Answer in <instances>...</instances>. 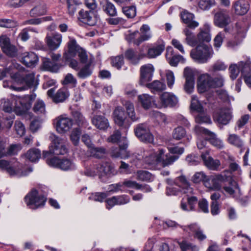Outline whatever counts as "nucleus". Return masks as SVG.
Listing matches in <instances>:
<instances>
[{
  "label": "nucleus",
  "instance_id": "nucleus-54",
  "mask_svg": "<svg viewBox=\"0 0 251 251\" xmlns=\"http://www.w3.org/2000/svg\"><path fill=\"white\" fill-rule=\"evenodd\" d=\"M186 135L185 129L182 126L175 128L172 133V136L174 139L179 140L184 138Z\"/></svg>",
  "mask_w": 251,
  "mask_h": 251
},
{
  "label": "nucleus",
  "instance_id": "nucleus-63",
  "mask_svg": "<svg viewBox=\"0 0 251 251\" xmlns=\"http://www.w3.org/2000/svg\"><path fill=\"white\" fill-rule=\"evenodd\" d=\"M214 4V0H200L199 2V7L203 10L209 9Z\"/></svg>",
  "mask_w": 251,
  "mask_h": 251
},
{
  "label": "nucleus",
  "instance_id": "nucleus-7",
  "mask_svg": "<svg viewBox=\"0 0 251 251\" xmlns=\"http://www.w3.org/2000/svg\"><path fill=\"white\" fill-rule=\"evenodd\" d=\"M11 77L17 84L25 85L22 86L25 88V90L37 85L35 79V74L33 73H28L23 76L19 72H15L13 75H11Z\"/></svg>",
  "mask_w": 251,
  "mask_h": 251
},
{
  "label": "nucleus",
  "instance_id": "nucleus-34",
  "mask_svg": "<svg viewBox=\"0 0 251 251\" xmlns=\"http://www.w3.org/2000/svg\"><path fill=\"white\" fill-rule=\"evenodd\" d=\"M10 167H12V170L14 172H19L20 173V175H9L10 176H17V177H21L23 176H25L28 175V174L29 172H31L32 171L31 169H24L23 165L20 164L19 162L17 161L12 162L11 161V165Z\"/></svg>",
  "mask_w": 251,
  "mask_h": 251
},
{
  "label": "nucleus",
  "instance_id": "nucleus-64",
  "mask_svg": "<svg viewBox=\"0 0 251 251\" xmlns=\"http://www.w3.org/2000/svg\"><path fill=\"white\" fill-rule=\"evenodd\" d=\"M166 82L169 88H172L175 83V77L174 73L170 70H167L165 72Z\"/></svg>",
  "mask_w": 251,
  "mask_h": 251
},
{
  "label": "nucleus",
  "instance_id": "nucleus-39",
  "mask_svg": "<svg viewBox=\"0 0 251 251\" xmlns=\"http://www.w3.org/2000/svg\"><path fill=\"white\" fill-rule=\"evenodd\" d=\"M26 158L32 162H35L40 158L41 154L38 149L32 148L29 150L25 153Z\"/></svg>",
  "mask_w": 251,
  "mask_h": 251
},
{
  "label": "nucleus",
  "instance_id": "nucleus-30",
  "mask_svg": "<svg viewBox=\"0 0 251 251\" xmlns=\"http://www.w3.org/2000/svg\"><path fill=\"white\" fill-rule=\"evenodd\" d=\"M92 62L89 60L88 63L78 70L77 76L80 79H85L90 76L93 71L94 66Z\"/></svg>",
  "mask_w": 251,
  "mask_h": 251
},
{
  "label": "nucleus",
  "instance_id": "nucleus-48",
  "mask_svg": "<svg viewBox=\"0 0 251 251\" xmlns=\"http://www.w3.org/2000/svg\"><path fill=\"white\" fill-rule=\"evenodd\" d=\"M124 105L131 120L133 122L137 121L139 117L135 113L133 104L130 101H126Z\"/></svg>",
  "mask_w": 251,
  "mask_h": 251
},
{
  "label": "nucleus",
  "instance_id": "nucleus-2",
  "mask_svg": "<svg viewBox=\"0 0 251 251\" xmlns=\"http://www.w3.org/2000/svg\"><path fill=\"white\" fill-rule=\"evenodd\" d=\"M50 141L48 151H43L44 158H48L51 155H64L68 151L66 143L64 139L59 137L52 133H50L49 137Z\"/></svg>",
  "mask_w": 251,
  "mask_h": 251
},
{
  "label": "nucleus",
  "instance_id": "nucleus-3",
  "mask_svg": "<svg viewBox=\"0 0 251 251\" xmlns=\"http://www.w3.org/2000/svg\"><path fill=\"white\" fill-rule=\"evenodd\" d=\"M214 52L212 47L202 44L198 45L191 50L190 56L196 62L205 63L212 57Z\"/></svg>",
  "mask_w": 251,
  "mask_h": 251
},
{
  "label": "nucleus",
  "instance_id": "nucleus-14",
  "mask_svg": "<svg viewBox=\"0 0 251 251\" xmlns=\"http://www.w3.org/2000/svg\"><path fill=\"white\" fill-rule=\"evenodd\" d=\"M55 89L51 88L47 92V95L51 98L55 103L62 102L64 101L69 96L68 90L65 88L59 89L54 94Z\"/></svg>",
  "mask_w": 251,
  "mask_h": 251
},
{
  "label": "nucleus",
  "instance_id": "nucleus-41",
  "mask_svg": "<svg viewBox=\"0 0 251 251\" xmlns=\"http://www.w3.org/2000/svg\"><path fill=\"white\" fill-rule=\"evenodd\" d=\"M179 156L178 155H172L170 153L165 154L164 153L160 162L161 163L162 166L163 167H165L172 165L174 162L177 160Z\"/></svg>",
  "mask_w": 251,
  "mask_h": 251
},
{
  "label": "nucleus",
  "instance_id": "nucleus-59",
  "mask_svg": "<svg viewBox=\"0 0 251 251\" xmlns=\"http://www.w3.org/2000/svg\"><path fill=\"white\" fill-rule=\"evenodd\" d=\"M84 174L88 176H94L97 175H100L99 166L97 164L91 165L86 169Z\"/></svg>",
  "mask_w": 251,
  "mask_h": 251
},
{
  "label": "nucleus",
  "instance_id": "nucleus-9",
  "mask_svg": "<svg viewBox=\"0 0 251 251\" xmlns=\"http://www.w3.org/2000/svg\"><path fill=\"white\" fill-rule=\"evenodd\" d=\"M134 132L135 135L142 142L149 143L153 142V136L146 124L137 125L134 128Z\"/></svg>",
  "mask_w": 251,
  "mask_h": 251
},
{
  "label": "nucleus",
  "instance_id": "nucleus-40",
  "mask_svg": "<svg viewBox=\"0 0 251 251\" xmlns=\"http://www.w3.org/2000/svg\"><path fill=\"white\" fill-rule=\"evenodd\" d=\"M46 12V4L42 3L33 7L30 10L29 14L31 17H37L45 14Z\"/></svg>",
  "mask_w": 251,
  "mask_h": 251
},
{
  "label": "nucleus",
  "instance_id": "nucleus-22",
  "mask_svg": "<svg viewBox=\"0 0 251 251\" xmlns=\"http://www.w3.org/2000/svg\"><path fill=\"white\" fill-rule=\"evenodd\" d=\"M78 14V19L84 24L90 26H93L96 24V18L92 11H84L82 9Z\"/></svg>",
  "mask_w": 251,
  "mask_h": 251
},
{
  "label": "nucleus",
  "instance_id": "nucleus-53",
  "mask_svg": "<svg viewBox=\"0 0 251 251\" xmlns=\"http://www.w3.org/2000/svg\"><path fill=\"white\" fill-rule=\"evenodd\" d=\"M110 60L112 66L118 70L120 69L124 64V56L123 55L111 57Z\"/></svg>",
  "mask_w": 251,
  "mask_h": 251
},
{
  "label": "nucleus",
  "instance_id": "nucleus-29",
  "mask_svg": "<svg viewBox=\"0 0 251 251\" xmlns=\"http://www.w3.org/2000/svg\"><path fill=\"white\" fill-rule=\"evenodd\" d=\"M201 157L204 161L205 165L211 170H217L221 164L219 160H214L209 156L208 151H206L204 153H202L201 154Z\"/></svg>",
  "mask_w": 251,
  "mask_h": 251
},
{
  "label": "nucleus",
  "instance_id": "nucleus-26",
  "mask_svg": "<svg viewBox=\"0 0 251 251\" xmlns=\"http://www.w3.org/2000/svg\"><path fill=\"white\" fill-rule=\"evenodd\" d=\"M22 61L27 67H34L37 64L39 58L33 52H25L23 54Z\"/></svg>",
  "mask_w": 251,
  "mask_h": 251
},
{
  "label": "nucleus",
  "instance_id": "nucleus-1",
  "mask_svg": "<svg viewBox=\"0 0 251 251\" xmlns=\"http://www.w3.org/2000/svg\"><path fill=\"white\" fill-rule=\"evenodd\" d=\"M3 110L6 112L15 110L19 114L22 115L30 108L31 104L27 102V99L13 96L9 99L1 100Z\"/></svg>",
  "mask_w": 251,
  "mask_h": 251
},
{
  "label": "nucleus",
  "instance_id": "nucleus-62",
  "mask_svg": "<svg viewBox=\"0 0 251 251\" xmlns=\"http://www.w3.org/2000/svg\"><path fill=\"white\" fill-rule=\"evenodd\" d=\"M80 134L81 131L78 128H76L72 131L70 135V138L74 145H78Z\"/></svg>",
  "mask_w": 251,
  "mask_h": 251
},
{
  "label": "nucleus",
  "instance_id": "nucleus-37",
  "mask_svg": "<svg viewBox=\"0 0 251 251\" xmlns=\"http://www.w3.org/2000/svg\"><path fill=\"white\" fill-rule=\"evenodd\" d=\"M146 86L153 93L161 92L166 89V85L158 80L153 81L152 82L148 83Z\"/></svg>",
  "mask_w": 251,
  "mask_h": 251
},
{
  "label": "nucleus",
  "instance_id": "nucleus-46",
  "mask_svg": "<svg viewBox=\"0 0 251 251\" xmlns=\"http://www.w3.org/2000/svg\"><path fill=\"white\" fill-rule=\"evenodd\" d=\"M43 67L46 70L56 72L59 68V66L54 61H51L48 58H44Z\"/></svg>",
  "mask_w": 251,
  "mask_h": 251
},
{
  "label": "nucleus",
  "instance_id": "nucleus-10",
  "mask_svg": "<svg viewBox=\"0 0 251 251\" xmlns=\"http://www.w3.org/2000/svg\"><path fill=\"white\" fill-rule=\"evenodd\" d=\"M226 179V176L220 174L208 176L204 181V186L209 189L219 190L221 188L222 183Z\"/></svg>",
  "mask_w": 251,
  "mask_h": 251
},
{
  "label": "nucleus",
  "instance_id": "nucleus-17",
  "mask_svg": "<svg viewBox=\"0 0 251 251\" xmlns=\"http://www.w3.org/2000/svg\"><path fill=\"white\" fill-rule=\"evenodd\" d=\"M212 78L207 74L201 75L197 82V89L200 93H202L212 87Z\"/></svg>",
  "mask_w": 251,
  "mask_h": 251
},
{
  "label": "nucleus",
  "instance_id": "nucleus-31",
  "mask_svg": "<svg viewBox=\"0 0 251 251\" xmlns=\"http://www.w3.org/2000/svg\"><path fill=\"white\" fill-rule=\"evenodd\" d=\"M181 17L183 22L187 25L186 27L194 29L199 26V23L193 20L194 16L193 14L184 11L181 14Z\"/></svg>",
  "mask_w": 251,
  "mask_h": 251
},
{
  "label": "nucleus",
  "instance_id": "nucleus-45",
  "mask_svg": "<svg viewBox=\"0 0 251 251\" xmlns=\"http://www.w3.org/2000/svg\"><path fill=\"white\" fill-rule=\"evenodd\" d=\"M102 9L106 14L110 16L114 17L117 15V12L115 5L108 0L106 1L103 5Z\"/></svg>",
  "mask_w": 251,
  "mask_h": 251
},
{
  "label": "nucleus",
  "instance_id": "nucleus-13",
  "mask_svg": "<svg viewBox=\"0 0 251 251\" xmlns=\"http://www.w3.org/2000/svg\"><path fill=\"white\" fill-rule=\"evenodd\" d=\"M195 131L198 134L202 133L209 136L208 140L210 143L216 147L221 148L223 147L222 141L217 138L216 135L214 133L211 132L209 130L199 126H196Z\"/></svg>",
  "mask_w": 251,
  "mask_h": 251
},
{
  "label": "nucleus",
  "instance_id": "nucleus-60",
  "mask_svg": "<svg viewBox=\"0 0 251 251\" xmlns=\"http://www.w3.org/2000/svg\"><path fill=\"white\" fill-rule=\"evenodd\" d=\"M123 12L128 18H133L136 15V9L134 6L123 7Z\"/></svg>",
  "mask_w": 251,
  "mask_h": 251
},
{
  "label": "nucleus",
  "instance_id": "nucleus-56",
  "mask_svg": "<svg viewBox=\"0 0 251 251\" xmlns=\"http://www.w3.org/2000/svg\"><path fill=\"white\" fill-rule=\"evenodd\" d=\"M68 11L69 15L73 16L75 12L77 6L79 4L78 0H67Z\"/></svg>",
  "mask_w": 251,
  "mask_h": 251
},
{
  "label": "nucleus",
  "instance_id": "nucleus-24",
  "mask_svg": "<svg viewBox=\"0 0 251 251\" xmlns=\"http://www.w3.org/2000/svg\"><path fill=\"white\" fill-rule=\"evenodd\" d=\"M0 46L3 52L8 55L13 56L15 55L16 49L15 46L10 44L9 38L5 36H0Z\"/></svg>",
  "mask_w": 251,
  "mask_h": 251
},
{
  "label": "nucleus",
  "instance_id": "nucleus-20",
  "mask_svg": "<svg viewBox=\"0 0 251 251\" xmlns=\"http://www.w3.org/2000/svg\"><path fill=\"white\" fill-rule=\"evenodd\" d=\"M154 70L153 66L150 64L145 65L141 67L140 82L141 85H145L147 82L151 80Z\"/></svg>",
  "mask_w": 251,
  "mask_h": 251
},
{
  "label": "nucleus",
  "instance_id": "nucleus-19",
  "mask_svg": "<svg viewBox=\"0 0 251 251\" xmlns=\"http://www.w3.org/2000/svg\"><path fill=\"white\" fill-rule=\"evenodd\" d=\"M231 20L228 14L225 11H219L215 13L214 18L215 25L220 27L228 25Z\"/></svg>",
  "mask_w": 251,
  "mask_h": 251
},
{
  "label": "nucleus",
  "instance_id": "nucleus-51",
  "mask_svg": "<svg viewBox=\"0 0 251 251\" xmlns=\"http://www.w3.org/2000/svg\"><path fill=\"white\" fill-rule=\"evenodd\" d=\"M69 53L74 56L75 55L77 52L81 48L77 44L75 40L70 38V40L68 43Z\"/></svg>",
  "mask_w": 251,
  "mask_h": 251
},
{
  "label": "nucleus",
  "instance_id": "nucleus-33",
  "mask_svg": "<svg viewBox=\"0 0 251 251\" xmlns=\"http://www.w3.org/2000/svg\"><path fill=\"white\" fill-rule=\"evenodd\" d=\"M166 57L169 64L173 66H176L178 63L183 59L180 55H174V50L171 47L167 48Z\"/></svg>",
  "mask_w": 251,
  "mask_h": 251
},
{
  "label": "nucleus",
  "instance_id": "nucleus-15",
  "mask_svg": "<svg viewBox=\"0 0 251 251\" xmlns=\"http://www.w3.org/2000/svg\"><path fill=\"white\" fill-rule=\"evenodd\" d=\"M183 75L186 79L184 87V90L186 93L190 94L193 91L194 88V72L191 69L186 67L184 69Z\"/></svg>",
  "mask_w": 251,
  "mask_h": 251
},
{
  "label": "nucleus",
  "instance_id": "nucleus-4",
  "mask_svg": "<svg viewBox=\"0 0 251 251\" xmlns=\"http://www.w3.org/2000/svg\"><path fill=\"white\" fill-rule=\"evenodd\" d=\"M174 183L179 188L173 186L167 188L166 194L167 195H177L179 192L182 191L185 194H192L193 189L190 187L189 182L184 176H181L176 178Z\"/></svg>",
  "mask_w": 251,
  "mask_h": 251
},
{
  "label": "nucleus",
  "instance_id": "nucleus-8",
  "mask_svg": "<svg viewBox=\"0 0 251 251\" xmlns=\"http://www.w3.org/2000/svg\"><path fill=\"white\" fill-rule=\"evenodd\" d=\"M54 123L59 133H65L72 127L73 121L66 115H62L54 119Z\"/></svg>",
  "mask_w": 251,
  "mask_h": 251
},
{
  "label": "nucleus",
  "instance_id": "nucleus-42",
  "mask_svg": "<svg viewBox=\"0 0 251 251\" xmlns=\"http://www.w3.org/2000/svg\"><path fill=\"white\" fill-rule=\"evenodd\" d=\"M99 166L100 175H109L114 174V170L111 164L108 162H104L98 165Z\"/></svg>",
  "mask_w": 251,
  "mask_h": 251
},
{
  "label": "nucleus",
  "instance_id": "nucleus-36",
  "mask_svg": "<svg viewBox=\"0 0 251 251\" xmlns=\"http://www.w3.org/2000/svg\"><path fill=\"white\" fill-rule=\"evenodd\" d=\"M188 227L189 228L190 230L194 232V236L195 238L200 241H202L206 238V236L197 224H191L188 226Z\"/></svg>",
  "mask_w": 251,
  "mask_h": 251
},
{
  "label": "nucleus",
  "instance_id": "nucleus-61",
  "mask_svg": "<svg viewBox=\"0 0 251 251\" xmlns=\"http://www.w3.org/2000/svg\"><path fill=\"white\" fill-rule=\"evenodd\" d=\"M235 185L234 186H225L224 187V190L226 192V193L233 197H234L235 194L240 192V189L238 187L237 184L235 182Z\"/></svg>",
  "mask_w": 251,
  "mask_h": 251
},
{
  "label": "nucleus",
  "instance_id": "nucleus-58",
  "mask_svg": "<svg viewBox=\"0 0 251 251\" xmlns=\"http://www.w3.org/2000/svg\"><path fill=\"white\" fill-rule=\"evenodd\" d=\"M60 169L63 170H72L75 168V164L69 159H63L60 160Z\"/></svg>",
  "mask_w": 251,
  "mask_h": 251
},
{
  "label": "nucleus",
  "instance_id": "nucleus-12",
  "mask_svg": "<svg viewBox=\"0 0 251 251\" xmlns=\"http://www.w3.org/2000/svg\"><path fill=\"white\" fill-rule=\"evenodd\" d=\"M160 103L158 108L175 106L178 103L177 97L174 94L169 92H164L160 96Z\"/></svg>",
  "mask_w": 251,
  "mask_h": 251
},
{
  "label": "nucleus",
  "instance_id": "nucleus-32",
  "mask_svg": "<svg viewBox=\"0 0 251 251\" xmlns=\"http://www.w3.org/2000/svg\"><path fill=\"white\" fill-rule=\"evenodd\" d=\"M92 124L97 128L101 130H105L109 126L108 120L102 116H95L92 119Z\"/></svg>",
  "mask_w": 251,
  "mask_h": 251
},
{
  "label": "nucleus",
  "instance_id": "nucleus-25",
  "mask_svg": "<svg viewBox=\"0 0 251 251\" xmlns=\"http://www.w3.org/2000/svg\"><path fill=\"white\" fill-rule=\"evenodd\" d=\"M114 120L116 124L120 126L126 127V116L125 111L121 107H117L113 112Z\"/></svg>",
  "mask_w": 251,
  "mask_h": 251
},
{
  "label": "nucleus",
  "instance_id": "nucleus-16",
  "mask_svg": "<svg viewBox=\"0 0 251 251\" xmlns=\"http://www.w3.org/2000/svg\"><path fill=\"white\" fill-rule=\"evenodd\" d=\"M147 54L141 50L138 52L133 49H128L126 50L125 56L126 58L133 65L137 64L140 60L146 56Z\"/></svg>",
  "mask_w": 251,
  "mask_h": 251
},
{
  "label": "nucleus",
  "instance_id": "nucleus-44",
  "mask_svg": "<svg viewBox=\"0 0 251 251\" xmlns=\"http://www.w3.org/2000/svg\"><path fill=\"white\" fill-rule=\"evenodd\" d=\"M178 244L182 251H199V248L188 241L183 240L178 242Z\"/></svg>",
  "mask_w": 251,
  "mask_h": 251
},
{
  "label": "nucleus",
  "instance_id": "nucleus-38",
  "mask_svg": "<svg viewBox=\"0 0 251 251\" xmlns=\"http://www.w3.org/2000/svg\"><path fill=\"white\" fill-rule=\"evenodd\" d=\"M165 45L160 44L149 49L147 55L149 58H155L160 55L164 50Z\"/></svg>",
  "mask_w": 251,
  "mask_h": 251
},
{
  "label": "nucleus",
  "instance_id": "nucleus-5",
  "mask_svg": "<svg viewBox=\"0 0 251 251\" xmlns=\"http://www.w3.org/2000/svg\"><path fill=\"white\" fill-rule=\"evenodd\" d=\"M165 152V150L163 149H159L156 151L154 150L146 151L143 155L144 162L148 164L151 168L157 169V166L160 163Z\"/></svg>",
  "mask_w": 251,
  "mask_h": 251
},
{
  "label": "nucleus",
  "instance_id": "nucleus-28",
  "mask_svg": "<svg viewBox=\"0 0 251 251\" xmlns=\"http://www.w3.org/2000/svg\"><path fill=\"white\" fill-rule=\"evenodd\" d=\"M127 147V143L124 142L123 145H120L119 148H112L111 151V155L113 157L121 158H127L129 156L128 153L126 151Z\"/></svg>",
  "mask_w": 251,
  "mask_h": 251
},
{
  "label": "nucleus",
  "instance_id": "nucleus-18",
  "mask_svg": "<svg viewBox=\"0 0 251 251\" xmlns=\"http://www.w3.org/2000/svg\"><path fill=\"white\" fill-rule=\"evenodd\" d=\"M62 36L61 34L55 33L51 35L48 34L45 38L46 44L51 50L57 49L62 43Z\"/></svg>",
  "mask_w": 251,
  "mask_h": 251
},
{
  "label": "nucleus",
  "instance_id": "nucleus-21",
  "mask_svg": "<svg viewBox=\"0 0 251 251\" xmlns=\"http://www.w3.org/2000/svg\"><path fill=\"white\" fill-rule=\"evenodd\" d=\"M139 34V32L138 30L129 33L126 35V39L128 42H133L137 46H139L143 42L149 40L152 36L151 33L144 34L136 39L137 35Z\"/></svg>",
  "mask_w": 251,
  "mask_h": 251
},
{
  "label": "nucleus",
  "instance_id": "nucleus-47",
  "mask_svg": "<svg viewBox=\"0 0 251 251\" xmlns=\"http://www.w3.org/2000/svg\"><path fill=\"white\" fill-rule=\"evenodd\" d=\"M91 156L97 158H101L103 157L106 153V150L102 147H95L92 146L89 150Z\"/></svg>",
  "mask_w": 251,
  "mask_h": 251
},
{
  "label": "nucleus",
  "instance_id": "nucleus-35",
  "mask_svg": "<svg viewBox=\"0 0 251 251\" xmlns=\"http://www.w3.org/2000/svg\"><path fill=\"white\" fill-rule=\"evenodd\" d=\"M210 26L208 24H205L201 31L198 34L199 43L201 42H209L211 39L210 34Z\"/></svg>",
  "mask_w": 251,
  "mask_h": 251
},
{
  "label": "nucleus",
  "instance_id": "nucleus-50",
  "mask_svg": "<svg viewBox=\"0 0 251 251\" xmlns=\"http://www.w3.org/2000/svg\"><path fill=\"white\" fill-rule=\"evenodd\" d=\"M72 115L78 126H86V121L82 113L77 110L73 111Z\"/></svg>",
  "mask_w": 251,
  "mask_h": 251
},
{
  "label": "nucleus",
  "instance_id": "nucleus-11",
  "mask_svg": "<svg viewBox=\"0 0 251 251\" xmlns=\"http://www.w3.org/2000/svg\"><path fill=\"white\" fill-rule=\"evenodd\" d=\"M232 118V110L230 108H222L216 112L213 117L215 122L222 125H227Z\"/></svg>",
  "mask_w": 251,
  "mask_h": 251
},
{
  "label": "nucleus",
  "instance_id": "nucleus-6",
  "mask_svg": "<svg viewBox=\"0 0 251 251\" xmlns=\"http://www.w3.org/2000/svg\"><path fill=\"white\" fill-rule=\"evenodd\" d=\"M25 202L29 208L37 209L44 206L46 201V197L39 194L35 189H32L25 198Z\"/></svg>",
  "mask_w": 251,
  "mask_h": 251
},
{
  "label": "nucleus",
  "instance_id": "nucleus-27",
  "mask_svg": "<svg viewBox=\"0 0 251 251\" xmlns=\"http://www.w3.org/2000/svg\"><path fill=\"white\" fill-rule=\"evenodd\" d=\"M191 29L185 27L183 29V32L186 36L185 39V42L190 46L195 47L199 43L198 34L196 36Z\"/></svg>",
  "mask_w": 251,
  "mask_h": 251
},
{
  "label": "nucleus",
  "instance_id": "nucleus-49",
  "mask_svg": "<svg viewBox=\"0 0 251 251\" xmlns=\"http://www.w3.org/2000/svg\"><path fill=\"white\" fill-rule=\"evenodd\" d=\"M239 66L243 76L251 75V62L250 60L241 61L239 63Z\"/></svg>",
  "mask_w": 251,
  "mask_h": 251
},
{
  "label": "nucleus",
  "instance_id": "nucleus-57",
  "mask_svg": "<svg viewBox=\"0 0 251 251\" xmlns=\"http://www.w3.org/2000/svg\"><path fill=\"white\" fill-rule=\"evenodd\" d=\"M11 165V162H8L5 160H0V168L2 169L6 170L7 172L9 175H20V173L19 172H14L12 169V167H10Z\"/></svg>",
  "mask_w": 251,
  "mask_h": 251
},
{
  "label": "nucleus",
  "instance_id": "nucleus-43",
  "mask_svg": "<svg viewBox=\"0 0 251 251\" xmlns=\"http://www.w3.org/2000/svg\"><path fill=\"white\" fill-rule=\"evenodd\" d=\"M138 100L144 108L146 109H149L151 107L153 101V98L146 94L139 95Z\"/></svg>",
  "mask_w": 251,
  "mask_h": 251
},
{
  "label": "nucleus",
  "instance_id": "nucleus-55",
  "mask_svg": "<svg viewBox=\"0 0 251 251\" xmlns=\"http://www.w3.org/2000/svg\"><path fill=\"white\" fill-rule=\"evenodd\" d=\"M195 121L198 124H211L212 122L210 117L206 114L202 112H199L195 117Z\"/></svg>",
  "mask_w": 251,
  "mask_h": 251
},
{
  "label": "nucleus",
  "instance_id": "nucleus-23",
  "mask_svg": "<svg viewBox=\"0 0 251 251\" xmlns=\"http://www.w3.org/2000/svg\"><path fill=\"white\" fill-rule=\"evenodd\" d=\"M250 8L249 4L245 0H238L233 3L232 6L234 12L239 15H243L247 13Z\"/></svg>",
  "mask_w": 251,
  "mask_h": 251
},
{
  "label": "nucleus",
  "instance_id": "nucleus-52",
  "mask_svg": "<svg viewBox=\"0 0 251 251\" xmlns=\"http://www.w3.org/2000/svg\"><path fill=\"white\" fill-rule=\"evenodd\" d=\"M228 141L230 144L237 148H241L244 145L243 140L238 135L235 134H229Z\"/></svg>",
  "mask_w": 251,
  "mask_h": 251
}]
</instances>
